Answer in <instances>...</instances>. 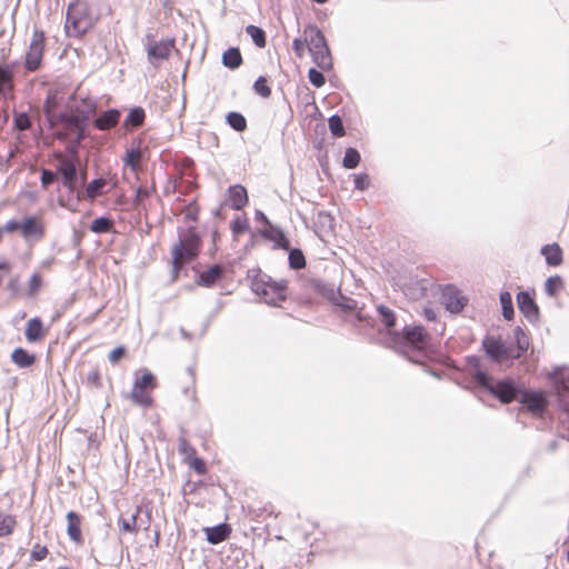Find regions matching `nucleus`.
<instances>
[{
  "label": "nucleus",
  "mask_w": 569,
  "mask_h": 569,
  "mask_svg": "<svg viewBox=\"0 0 569 569\" xmlns=\"http://www.w3.org/2000/svg\"><path fill=\"white\" fill-rule=\"evenodd\" d=\"M305 34H309L308 50L312 56L313 62L323 71L332 68V58L327 40L320 29L315 26H308Z\"/></svg>",
  "instance_id": "nucleus-5"
},
{
  "label": "nucleus",
  "mask_w": 569,
  "mask_h": 569,
  "mask_svg": "<svg viewBox=\"0 0 569 569\" xmlns=\"http://www.w3.org/2000/svg\"><path fill=\"white\" fill-rule=\"evenodd\" d=\"M97 109V102L90 97L80 98L79 103L74 106L76 113L47 112L48 120L51 126L61 124L66 130L76 133L77 141L80 142L86 138V123Z\"/></svg>",
  "instance_id": "nucleus-1"
},
{
  "label": "nucleus",
  "mask_w": 569,
  "mask_h": 569,
  "mask_svg": "<svg viewBox=\"0 0 569 569\" xmlns=\"http://www.w3.org/2000/svg\"><path fill=\"white\" fill-rule=\"evenodd\" d=\"M133 385L146 390H152L156 388V378L151 372L144 371L140 378L136 379Z\"/></svg>",
  "instance_id": "nucleus-45"
},
{
  "label": "nucleus",
  "mask_w": 569,
  "mask_h": 569,
  "mask_svg": "<svg viewBox=\"0 0 569 569\" xmlns=\"http://www.w3.org/2000/svg\"><path fill=\"white\" fill-rule=\"evenodd\" d=\"M228 196L234 210H241L248 203L247 190L240 184L231 186Z\"/></svg>",
  "instance_id": "nucleus-20"
},
{
  "label": "nucleus",
  "mask_w": 569,
  "mask_h": 569,
  "mask_svg": "<svg viewBox=\"0 0 569 569\" xmlns=\"http://www.w3.org/2000/svg\"><path fill=\"white\" fill-rule=\"evenodd\" d=\"M518 399L529 411L533 413H542L547 406V401L540 392L521 390Z\"/></svg>",
  "instance_id": "nucleus-13"
},
{
  "label": "nucleus",
  "mask_w": 569,
  "mask_h": 569,
  "mask_svg": "<svg viewBox=\"0 0 569 569\" xmlns=\"http://www.w3.org/2000/svg\"><path fill=\"white\" fill-rule=\"evenodd\" d=\"M252 291L266 303L278 306L287 298V286L284 281L277 282L267 274L254 278L251 282Z\"/></svg>",
  "instance_id": "nucleus-4"
},
{
  "label": "nucleus",
  "mask_w": 569,
  "mask_h": 569,
  "mask_svg": "<svg viewBox=\"0 0 569 569\" xmlns=\"http://www.w3.org/2000/svg\"><path fill=\"white\" fill-rule=\"evenodd\" d=\"M48 555L47 547L37 545L31 551V559L36 561L43 560Z\"/></svg>",
  "instance_id": "nucleus-56"
},
{
  "label": "nucleus",
  "mask_w": 569,
  "mask_h": 569,
  "mask_svg": "<svg viewBox=\"0 0 569 569\" xmlns=\"http://www.w3.org/2000/svg\"><path fill=\"white\" fill-rule=\"evenodd\" d=\"M16 520L11 516L0 518V538L10 535L13 531Z\"/></svg>",
  "instance_id": "nucleus-48"
},
{
  "label": "nucleus",
  "mask_w": 569,
  "mask_h": 569,
  "mask_svg": "<svg viewBox=\"0 0 569 569\" xmlns=\"http://www.w3.org/2000/svg\"><path fill=\"white\" fill-rule=\"evenodd\" d=\"M87 380L89 383L93 385L97 388L101 387V377L97 369L88 373Z\"/></svg>",
  "instance_id": "nucleus-59"
},
{
  "label": "nucleus",
  "mask_w": 569,
  "mask_h": 569,
  "mask_svg": "<svg viewBox=\"0 0 569 569\" xmlns=\"http://www.w3.org/2000/svg\"><path fill=\"white\" fill-rule=\"evenodd\" d=\"M20 233L27 241L40 240L44 236V227L38 217L28 216L21 221Z\"/></svg>",
  "instance_id": "nucleus-11"
},
{
  "label": "nucleus",
  "mask_w": 569,
  "mask_h": 569,
  "mask_svg": "<svg viewBox=\"0 0 569 569\" xmlns=\"http://www.w3.org/2000/svg\"><path fill=\"white\" fill-rule=\"evenodd\" d=\"M473 378L480 387L488 390L502 403H510L511 401L518 399L521 393V388L510 377L495 381L491 376L487 375L480 369H477Z\"/></svg>",
  "instance_id": "nucleus-2"
},
{
  "label": "nucleus",
  "mask_w": 569,
  "mask_h": 569,
  "mask_svg": "<svg viewBox=\"0 0 569 569\" xmlns=\"http://www.w3.org/2000/svg\"><path fill=\"white\" fill-rule=\"evenodd\" d=\"M67 518V532L70 538L76 543H82V532H81V523L82 518L79 513L74 511H69L66 516Z\"/></svg>",
  "instance_id": "nucleus-15"
},
{
  "label": "nucleus",
  "mask_w": 569,
  "mask_h": 569,
  "mask_svg": "<svg viewBox=\"0 0 569 569\" xmlns=\"http://www.w3.org/2000/svg\"><path fill=\"white\" fill-rule=\"evenodd\" d=\"M198 254H199L198 251L190 249V248H186L182 246V243H176L171 250L172 271H173L174 278L178 276L180 269L186 263L194 260L198 257Z\"/></svg>",
  "instance_id": "nucleus-10"
},
{
  "label": "nucleus",
  "mask_w": 569,
  "mask_h": 569,
  "mask_svg": "<svg viewBox=\"0 0 569 569\" xmlns=\"http://www.w3.org/2000/svg\"><path fill=\"white\" fill-rule=\"evenodd\" d=\"M227 123L236 131L242 132L247 128L246 118L239 112H229L226 117Z\"/></svg>",
  "instance_id": "nucleus-35"
},
{
  "label": "nucleus",
  "mask_w": 569,
  "mask_h": 569,
  "mask_svg": "<svg viewBox=\"0 0 569 569\" xmlns=\"http://www.w3.org/2000/svg\"><path fill=\"white\" fill-rule=\"evenodd\" d=\"M192 468L194 469L196 472H198L199 475H203L206 472V465L203 462L202 459L200 458H194L193 461H192Z\"/></svg>",
  "instance_id": "nucleus-60"
},
{
  "label": "nucleus",
  "mask_w": 569,
  "mask_h": 569,
  "mask_svg": "<svg viewBox=\"0 0 569 569\" xmlns=\"http://www.w3.org/2000/svg\"><path fill=\"white\" fill-rule=\"evenodd\" d=\"M141 156V151L138 148L127 150L126 156L123 158L124 164L130 167V169L136 172L139 169Z\"/></svg>",
  "instance_id": "nucleus-40"
},
{
  "label": "nucleus",
  "mask_w": 569,
  "mask_h": 569,
  "mask_svg": "<svg viewBox=\"0 0 569 569\" xmlns=\"http://www.w3.org/2000/svg\"><path fill=\"white\" fill-rule=\"evenodd\" d=\"M9 266L6 262H0V270H8Z\"/></svg>",
  "instance_id": "nucleus-64"
},
{
  "label": "nucleus",
  "mask_w": 569,
  "mask_h": 569,
  "mask_svg": "<svg viewBox=\"0 0 569 569\" xmlns=\"http://www.w3.org/2000/svg\"><path fill=\"white\" fill-rule=\"evenodd\" d=\"M152 191H154V187L149 189L147 187L140 186L136 191V198L133 200L134 206L139 207L141 202L151 194Z\"/></svg>",
  "instance_id": "nucleus-51"
},
{
  "label": "nucleus",
  "mask_w": 569,
  "mask_h": 569,
  "mask_svg": "<svg viewBox=\"0 0 569 569\" xmlns=\"http://www.w3.org/2000/svg\"><path fill=\"white\" fill-rule=\"evenodd\" d=\"M309 81L316 88H320L325 84L326 78L323 73L317 69L311 68L308 72Z\"/></svg>",
  "instance_id": "nucleus-49"
},
{
  "label": "nucleus",
  "mask_w": 569,
  "mask_h": 569,
  "mask_svg": "<svg viewBox=\"0 0 569 569\" xmlns=\"http://www.w3.org/2000/svg\"><path fill=\"white\" fill-rule=\"evenodd\" d=\"M500 303L502 308V316L506 320L513 319L515 309L512 303V297L509 291H502L500 293Z\"/></svg>",
  "instance_id": "nucleus-32"
},
{
  "label": "nucleus",
  "mask_w": 569,
  "mask_h": 569,
  "mask_svg": "<svg viewBox=\"0 0 569 569\" xmlns=\"http://www.w3.org/2000/svg\"><path fill=\"white\" fill-rule=\"evenodd\" d=\"M222 268L219 264H213L208 270L199 274L198 283L204 287H211L222 277Z\"/></svg>",
  "instance_id": "nucleus-26"
},
{
  "label": "nucleus",
  "mask_w": 569,
  "mask_h": 569,
  "mask_svg": "<svg viewBox=\"0 0 569 569\" xmlns=\"http://www.w3.org/2000/svg\"><path fill=\"white\" fill-rule=\"evenodd\" d=\"M331 300L336 306L346 311H351L357 308V302L353 299L345 297L340 292L335 295Z\"/></svg>",
  "instance_id": "nucleus-44"
},
{
  "label": "nucleus",
  "mask_w": 569,
  "mask_h": 569,
  "mask_svg": "<svg viewBox=\"0 0 569 569\" xmlns=\"http://www.w3.org/2000/svg\"><path fill=\"white\" fill-rule=\"evenodd\" d=\"M121 113L117 109H109L96 118L93 124L98 130L106 131L116 127L120 120Z\"/></svg>",
  "instance_id": "nucleus-16"
},
{
  "label": "nucleus",
  "mask_w": 569,
  "mask_h": 569,
  "mask_svg": "<svg viewBox=\"0 0 569 569\" xmlns=\"http://www.w3.org/2000/svg\"><path fill=\"white\" fill-rule=\"evenodd\" d=\"M10 358L11 361L19 368H30L36 362V356L21 347L16 348L12 351Z\"/></svg>",
  "instance_id": "nucleus-21"
},
{
  "label": "nucleus",
  "mask_w": 569,
  "mask_h": 569,
  "mask_svg": "<svg viewBox=\"0 0 569 569\" xmlns=\"http://www.w3.org/2000/svg\"><path fill=\"white\" fill-rule=\"evenodd\" d=\"M230 535V528L228 525L221 523L211 528L206 529L207 540L217 545L224 541Z\"/></svg>",
  "instance_id": "nucleus-22"
},
{
  "label": "nucleus",
  "mask_w": 569,
  "mask_h": 569,
  "mask_svg": "<svg viewBox=\"0 0 569 569\" xmlns=\"http://www.w3.org/2000/svg\"><path fill=\"white\" fill-rule=\"evenodd\" d=\"M58 171L62 176V184L71 193L77 190L78 169L73 161L62 160L59 164Z\"/></svg>",
  "instance_id": "nucleus-12"
},
{
  "label": "nucleus",
  "mask_w": 569,
  "mask_h": 569,
  "mask_svg": "<svg viewBox=\"0 0 569 569\" xmlns=\"http://www.w3.org/2000/svg\"><path fill=\"white\" fill-rule=\"evenodd\" d=\"M107 184V180L103 178L93 179L91 182L87 184L86 194L91 200L103 193V188Z\"/></svg>",
  "instance_id": "nucleus-33"
},
{
  "label": "nucleus",
  "mask_w": 569,
  "mask_h": 569,
  "mask_svg": "<svg viewBox=\"0 0 569 569\" xmlns=\"http://www.w3.org/2000/svg\"><path fill=\"white\" fill-rule=\"evenodd\" d=\"M442 301L447 310L452 313H459L463 309L467 300L456 288L447 287L442 292Z\"/></svg>",
  "instance_id": "nucleus-14"
},
{
  "label": "nucleus",
  "mask_w": 569,
  "mask_h": 569,
  "mask_svg": "<svg viewBox=\"0 0 569 569\" xmlns=\"http://www.w3.org/2000/svg\"><path fill=\"white\" fill-rule=\"evenodd\" d=\"M129 398L133 401V403L143 408H149L152 405V398L148 393V390L136 387L134 385L129 395Z\"/></svg>",
  "instance_id": "nucleus-28"
},
{
  "label": "nucleus",
  "mask_w": 569,
  "mask_h": 569,
  "mask_svg": "<svg viewBox=\"0 0 569 569\" xmlns=\"http://www.w3.org/2000/svg\"><path fill=\"white\" fill-rule=\"evenodd\" d=\"M126 353V349L123 347H117L109 353V361L111 363L118 362Z\"/></svg>",
  "instance_id": "nucleus-57"
},
{
  "label": "nucleus",
  "mask_w": 569,
  "mask_h": 569,
  "mask_svg": "<svg viewBox=\"0 0 569 569\" xmlns=\"http://www.w3.org/2000/svg\"><path fill=\"white\" fill-rule=\"evenodd\" d=\"M171 48L172 41H160L150 43L147 48L148 59L150 61L164 60L169 57Z\"/></svg>",
  "instance_id": "nucleus-17"
},
{
  "label": "nucleus",
  "mask_w": 569,
  "mask_h": 569,
  "mask_svg": "<svg viewBox=\"0 0 569 569\" xmlns=\"http://www.w3.org/2000/svg\"><path fill=\"white\" fill-rule=\"evenodd\" d=\"M562 287L563 282L559 276L549 277L545 283L546 293L550 297H555Z\"/></svg>",
  "instance_id": "nucleus-42"
},
{
  "label": "nucleus",
  "mask_w": 569,
  "mask_h": 569,
  "mask_svg": "<svg viewBox=\"0 0 569 569\" xmlns=\"http://www.w3.org/2000/svg\"><path fill=\"white\" fill-rule=\"evenodd\" d=\"M177 243H182L183 247L200 252L202 241L196 228L190 227L187 230H182L179 232V240Z\"/></svg>",
  "instance_id": "nucleus-18"
},
{
  "label": "nucleus",
  "mask_w": 569,
  "mask_h": 569,
  "mask_svg": "<svg viewBox=\"0 0 569 569\" xmlns=\"http://www.w3.org/2000/svg\"><path fill=\"white\" fill-rule=\"evenodd\" d=\"M306 47H309V37H308V34L306 36L305 39L296 38L293 40V42H292V49H293L295 53L299 58L303 57L305 51H306Z\"/></svg>",
  "instance_id": "nucleus-50"
},
{
  "label": "nucleus",
  "mask_w": 569,
  "mask_h": 569,
  "mask_svg": "<svg viewBox=\"0 0 569 569\" xmlns=\"http://www.w3.org/2000/svg\"><path fill=\"white\" fill-rule=\"evenodd\" d=\"M515 338L517 343L518 352L513 355V358H519L529 348V338L521 327L515 329Z\"/></svg>",
  "instance_id": "nucleus-34"
},
{
  "label": "nucleus",
  "mask_w": 569,
  "mask_h": 569,
  "mask_svg": "<svg viewBox=\"0 0 569 569\" xmlns=\"http://www.w3.org/2000/svg\"><path fill=\"white\" fill-rule=\"evenodd\" d=\"M113 227V221L107 217H99L91 222L90 230L94 233L109 232Z\"/></svg>",
  "instance_id": "nucleus-38"
},
{
  "label": "nucleus",
  "mask_w": 569,
  "mask_h": 569,
  "mask_svg": "<svg viewBox=\"0 0 569 569\" xmlns=\"http://www.w3.org/2000/svg\"><path fill=\"white\" fill-rule=\"evenodd\" d=\"M400 341L412 349L423 350L428 346L429 337L422 326L405 327L401 335H397Z\"/></svg>",
  "instance_id": "nucleus-7"
},
{
  "label": "nucleus",
  "mask_w": 569,
  "mask_h": 569,
  "mask_svg": "<svg viewBox=\"0 0 569 569\" xmlns=\"http://www.w3.org/2000/svg\"><path fill=\"white\" fill-rule=\"evenodd\" d=\"M44 50V33L41 30H34L32 39L29 44L28 52L26 54V68L29 71H36L42 61Z\"/></svg>",
  "instance_id": "nucleus-6"
},
{
  "label": "nucleus",
  "mask_w": 569,
  "mask_h": 569,
  "mask_svg": "<svg viewBox=\"0 0 569 569\" xmlns=\"http://www.w3.org/2000/svg\"><path fill=\"white\" fill-rule=\"evenodd\" d=\"M377 311L379 313L380 320L385 323L386 328L390 331L396 326L395 312L390 308H388L383 305L378 306Z\"/></svg>",
  "instance_id": "nucleus-37"
},
{
  "label": "nucleus",
  "mask_w": 569,
  "mask_h": 569,
  "mask_svg": "<svg viewBox=\"0 0 569 569\" xmlns=\"http://www.w3.org/2000/svg\"><path fill=\"white\" fill-rule=\"evenodd\" d=\"M92 27V18L87 2L77 0L69 4L64 30L69 37L80 38Z\"/></svg>",
  "instance_id": "nucleus-3"
},
{
  "label": "nucleus",
  "mask_w": 569,
  "mask_h": 569,
  "mask_svg": "<svg viewBox=\"0 0 569 569\" xmlns=\"http://www.w3.org/2000/svg\"><path fill=\"white\" fill-rule=\"evenodd\" d=\"M141 508L137 507L134 512L129 517H124L121 515L118 519V525L121 532L136 533L138 531V517L140 515Z\"/></svg>",
  "instance_id": "nucleus-25"
},
{
  "label": "nucleus",
  "mask_w": 569,
  "mask_h": 569,
  "mask_svg": "<svg viewBox=\"0 0 569 569\" xmlns=\"http://www.w3.org/2000/svg\"><path fill=\"white\" fill-rule=\"evenodd\" d=\"M246 33L248 36H250V38L252 39L253 43L258 48H264L266 47L267 39H266V32H264L263 29H261L260 27L253 26V24H249L246 28Z\"/></svg>",
  "instance_id": "nucleus-30"
},
{
  "label": "nucleus",
  "mask_w": 569,
  "mask_h": 569,
  "mask_svg": "<svg viewBox=\"0 0 569 569\" xmlns=\"http://www.w3.org/2000/svg\"><path fill=\"white\" fill-rule=\"evenodd\" d=\"M14 128L19 131L28 130L31 127L30 117L26 112L14 114Z\"/></svg>",
  "instance_id": "nucleus-47"
},
{
  "label": "nucleus",
  "mask_w": 569,
  "mask_h": 569,
  "mask_svg": "<svg viewBox=\"0 0 569 569\" xmlns=\"http://www.w3.org/2000/svg\"><path fill=\"white\" fill-rule=\"evenodd\" d=\"M482 347L487 356L497 362L513 358L511 348L493 336H487L482 341Z\"/></svg>",
  "instance_id": "nucleus-8"
},
{
  "label": "nucleus",
  "mask_w": 569,
  "mask_h": 569,
  "mask_svg": "<svg viewBox=\"0 0 569 569\" xmlns=\"http://www.w3.org/2000/svg\"><path fill=\"white\" fill-rule=\"evenodd\" d=\"M360 162V153L355 148H348L345 152L342 166L347 169H355Z\"/></svg>",
  "instance_id": "nucleus-41"
},
{
  "label": "nucleus",
  "mask_w": 569,
  "mask_h": 569,
  "mask_svg": "<svg viewBox=\"0 0 569 569\" xmlns=\"http://www.w3.org/2000/svg\"><path fill=\"white\" fill-rule=\"evenodd\" d=\"M144 118H146L144 110L141 107H134L129 111V113L124 120V124L137 128V127L142 126Z\"/></svg>",
  "instance_id": "nucleus-31"
},
{
  "label": "nucleus",
  "mask_w": 569,
  "mask_h": 569,
  "mask_svg": "<svg viewBox=\"0 0 569 569\" xmlns=\"http://www.w3.org/2000/svg\"><path fill=\"white\" fill-rule=\"evenodd\" d=\"M261 234L270 241L274 242L277 248L289 250L290 242L284 232L279 227L270 226L268 229L263 230Z\"/></svg>",
  "instance_id": "nucleus-19"
},
{
  "label": "nucleus",
  "mask_w": 569,
  "mask_h": 569,
  "mask_svg": "<svg viewBox=\"0 0 569 569\" xmlns=\"http://www.w3.org/2000/svg\"><path fill=\"white\" fill-rule=\"evenodd\" d=\"M288 260H289L290 268L293 270L302 269L306 266L305 254L300 249H297V248H293V249L289 248Z\"/></svg>",
  "instance_id": "nucleus-36"
},
{
  "label": "nucleus",
  "mask_w": 569,
  "mask_h": 569,
  "mask_svg": "<svg viewBox=\"0 0 569 569\" xmlns=\"http://www.w3.org/2000/svg\"><path fill=\"white\" fill-rule=\"evenodd\" d=\"M20 227H21V222L12 219V220H9L3 227H0V228L3 233L4 232L11 233V232H14L18 230L20 231Z\"/></svg>",
  "instance_id": "nucleus-58"
},
{
  "label": "nucleus",
  "mask_w": 569,
  "mask_h": 569,
  "mask_svg": "<svg viewBox=\"0 0 569 569\" xmlns=\"http://www.w3.org/2000/svg\"><path fill=\"white\" fill-rule=\"evenodd\" d=\"M423 315H425L426 319L429 321L435 320L437 317L436 312L432 309H428V308L423 310Z\"/></svg>",
  "instance_id": "nucleus-62"
},
{
  "label": "nucleus",
  "mask_w": 569,
  "mask_h": 569,
  "mask_svg": "<svg viewBox=\"0 0 569 569\" xmlns=\"http://www.w3.org/2000/svg\"><path fill=\"white\" fill-rule=\"evenodd\" d=\"M328 126H329V130L333 137L340 138V137L345 136L346 132H345L343 122L339 116H337V114L331 116L328 120Z\"/></svg>",
  "instance_id": "nucleus-43"
},
{
  "label": "nucleus",
  "mask_w": 569,
  "mask_h": 569,
  "mask_svg": "<svg viewBox=\"0 0 569 569\" xmlns=\"http://www.w3.org/2000/svg\"><path fill=\"white\" fill-rule=\"evenodd\" d=\"M26 339L29 342H37L43 336V325L40 318H32L28 321L24 331Z\"/></svg>",
  "instance_id": "nucleus-24"
},
{
  "label": "nucleus",
  "mask_w": 569,
  "mask_h": 569,
  "mask_svg": "<svg viewBox=\"0 0 569 569\" xmlns=\"http://www.w3.org/2000/svg\"><path fill=\"white\" fill-rule=\"evenodd\" d=\"M222 63L229 69H237L242 64V56L239 48L232 47L222 53Z\"/></svg>",
  "instance_id": "nucleus-27"
},
{
  "label": "nucleus",
  "mask_w": 569,
  "mask_h": 569,
  "mask_svg": "<svg viewBox=\"0 0 569 569\" xmlns=\"http://www.w3.org/2000/svg\"><path fill=\"white\" fill-rule=\"evenodd\" d=\"M548 266H559L562 262V250L557 243L546 244L541 248Z\"/></svg>",
  "instance_id": "nucleus-23"
},
{
  "label": "nucleus",
  "mask_w": 569,
  "mask_h": 569,
  "mask_svg": "<svg viewBox=\"0 0 569 569\" xmlns=\"http://www.w3.org/2000/svg\"><path fill=\"white\" fill-rule=\"evenodd\" d=\"M254 214H256V220H257V221L262 222V223H263V224H266L268 228H269L270 226H272V224H271V222L269 221V219L267 218V216H266L262 211L257 210Z\"/></svg>",
  "instance_id": "nucleus-61"
},
{
  "label": "nucleus",
  "mask_w": 569,
  "mask_h": 569,
  "mask_svg": "<svg viewBox=\"0 0 569 569\" xmlns=\"http://www.w3.org/2000/svg\"><path fill=\"white\" fill-rule=\"evenodd\" d=\"M369 184H370V179H369L368 174L360 173L355 177V188L356 189L363 191V190L368 189Z\"/></svg>",
  "instance_id": "nucleus-52"
},
{
  "label": "nucleus",
  "mask_w": 569,
  "mask_h": 569,
  "mask_svg": "<svg viewBox=\"0 0 569 569\" xmlns=\"http://www.w3.org/2000/svg\"><path fill=\"white\" fill-rule=\"evenodd\" d=\"M253 89L256 91V93H258L259 96H261L262 98H269L270 94H271V89L270 87L268 86V81H267V78L264 77H259L254 83H253Z\"/></svg>",
  "instance_id": "nucleus-46"
},
{
  "label": "nucleus",
  "mask_w": 569,
  "mask_h": 569,
  "mask_svg": "<svg viewBox=\"0 0 569 569\" xmlns=\"http://www.w3.org/2000/svg\"><path fill=\"white\" fill-rule=\"evenodd\" d=\"M13 89V74L9 66H0V96Z\"/></svg>",
  "instance_id": "nucleus-29"
},
{
  "label": "nucleus",
  "mask_w": 569,
  "mask_h": 569,
  "mask_svg": "<svg viewBox=\"0 0 569 569\" xmlns=\"http://www.w3.org/2000/svg\"><path fill=\"white\" fill-rule=\"evenodd\" d=\"M57 179V174L48 169L41 170V184L43 188H48L54 180Z\"/></svg>",
  "instance_id": "nucleus-53"
},
{
  "label": "nucleus",
  "mask_w": 569,
  "mask_h": 569,
  "mask_svg": "<svg viewBox=\"0 0 569 569\" xmlns=\"http://www.w3.org/2000/svg\"><path fill=\"white\" fill-rule=\"evenodd\" d=\"M552 378L555 380L556 389L559 392H569V372L556 369L552 373Z\"/></svg>",
  "instance_id": "nucleus-39"
},
{
  "label": "nucleus",
  "mask_w": 569,
  "mask_h": 569,
  "mask_svg": "<svg viewBox=\"0 0 569 569\" xmlns=\"http://www.w3.org/2000/svg\"><path fill=\"white\" fill-rule=\"evenodd\" d=\"M231 229L234 234H240L248 229L246 219L236 218L231 223Z\"/></svg>",
  "instance_id": "nucleus-55"
},
{
  "label": "nucleus",
  "mask_w": 569,
  "mask_h": 569,
  "mask_svg": "<svg viewBox=\"0 0 569 569\" xmlns=\"http://www.w3.org/2000/svg\"><path fill=\"white\" fill-rule=\"evenodd\" d=\"M517 305L523 317L531 323L539 321V307L535 301L532 293L529 291H520L517 295Z\"/></svg>",
  "instance_id": "nucleus-9"
},
{
  "label": "nucleus",
  "mask_w": 569,
  "mask_h": 569,
  "mask_svg": "<svg viewBox=\"0 0 569 569\" xmlns=\"http://www.w3.org/2000/svg\"><path fill=\"white\" fill-rule=\"evenodd\" d=\"M187 446H188L187 441L186 440H181L180 446H179V450L181 452H186Z\"/></svg>",
  "instance_id": "nucleus-63"
},
{
  "label": "nucleus",
  "mask_w": 569,
  "mask_h": 569,
  "mask_svg": "<svg viewBox=\"0 0 569 569\" xmlns=\"http://www.w3.org/2000/svg\"><path fill=\"white\" fill-rule=\"evenodd\" d=\"M42 280L38 273H33L29 281V295L34 296L41 288Z\"/></svg>",
  "instance_id": "nucleus-54"
}]
</instances>
